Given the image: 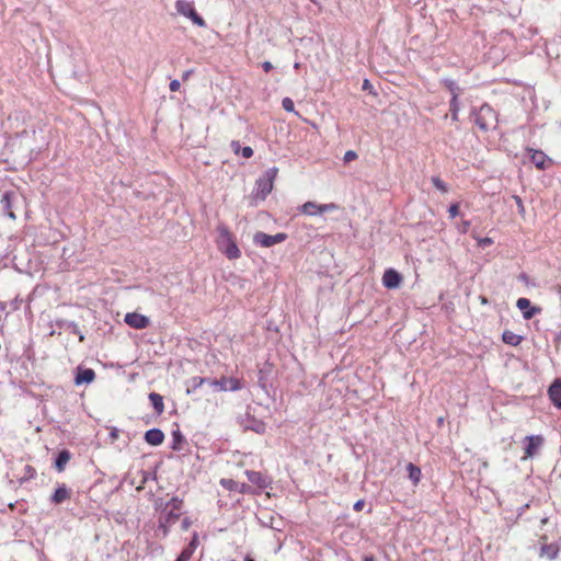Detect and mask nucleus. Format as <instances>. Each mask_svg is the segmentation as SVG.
Instances as JSON below:
<instances>
[{
  "instance_id": "f257e3e1",
  "label": "nucleus",
  "mask_w": 561,
  "mask_h": 561,
  "mask_svg": "<svg viewBox=\"0 0 561 561\" xmlns=\"http://www.w3.org/2000/svg\"><path fill=\"white\" fill-rule=\"evenodd\" d=\"M205 385L211 388L214 392L238 391L241 390L243 387L241 379L236 377L222 376L219 379H213L208 377L196 376L190 380L187 393L194 392Z\"/></svg>"
},
{
  "instance_id": "f03ea898",
  "label": "nucleus",
  "mask_w": 561,
  "mask_h": 561,
  "mask_svg": "<svg viewBox=\"0 0 561 561\" xmlns=\"http://www.w3.org/2000/svg\"><path fill=\"white\" fill-rule=\"evenodd\" d=\"M278 174V168L272 167L267 169L256 181L255 191L252 193L251 205L255 206L256 202H263L274 187V181Z\"/></svg>"
},
{
  "instance_id": "7ed1b4c3",
  "label": "nucleus",
  "mask_w": 561,
  "mask_h": 561,
  "mask_svg": "<svg viewBox=\"0 0 561 561\" xmlns=\"http://www.w3.org/2000/svg\"><path fill=\"white\" fill-rule=\"evenodd\" d=\"M471 115L474 117V124L482 131H488L496 127L497 114L492 106L486 103L482 104L479 110H472Z\"/></svg>"
},
{
  "instance_id": "20e7f679",
  "label": "nucleus",
  "mask_w": 561,
  "mask_h": 561,
  "mask_svg": "<svg viewBox=\"0 0 561 561\" xmlns=\"http://www.w3.org/2000/svg\"><path fill=\"white\" fill-rule=\"evenodd\" d=\"M523 449L524 457L523 459L534 458L536 457L546 443V438L543 435H527L523 438Z\"/></svg>"
},
{
  "instance_id": "39448f33",
  "label": "nucleus",
  "mask_w": 561,
  "mask_h": 561,
  "mask_svg": "<svg viewBox=\"0 0 561 561\" xmlns=\"http://www.w3.org/2000/svg\"><path fill=\"white\" fill-rule=\"evenodd\" d=\"M175 9L178 13L188 18L192 22L198 26H205V20L196 12L193 3L185 0H176Z\"/></svg>"
},
{
  "instance_id": "423d86ee",
  "label": "nucleus",
  "mask_w": 561,
  "mask_h": 561,
  "mask_svg": "<svg viewBox=\"0 0 561 561\" xmlns=\"http://www.w3.org/2000/svg\"><path fill=\"white\" fill-rule=\"evenodd\" d=\"M288 236L285 232H278L274 236L267 234L263 231H257L253 236V242L256 245L263 247V248H271L276 243L284 242L287 240Z\"/></svg>"
},
{
  "instance_id": "0eeeda50",
  "label": "nucleus",
  "mask_w": 561,
  "mask_h": 561,
  "mask_svg": "<svg viewBox=\"0 0 561 561\" xmlns=\"http://www.w3.org/2000/svg\"><path fill=\"white\" fill-rule=\"evenodd\" d=\"M244 473H245L248 480L252 484L256 485L257 488H260L262 490L271 488V485L273 483V480L271 477H268L267 474H264L260 471L247 470Z\"/></svg>"
},
{
  "instance_id": "6e6552de",
  "label": "nucleus",
  "mask_w": 561,
  "mask_h": 561,
  "mask_svg": "<svg viewBox=\"0 0 561 561\" xmlns=\"http://www.w3.org/2000/svg\"><path fill=\"white\" fill-rule=\"evenodd\" d=\"M219 483L222 488L231 492H238L241 494H254L251 485L247 483H239L233 479L222 478Z\"/></svg>"
},
{
  "instance_id": "1a4fd4ad",
  "label": "nucleus",
  "mask_w": 561,
  "mask_h": 561,
  "mask_svg": "<svg viewBox=\"0 0 561 561\" xmlns=\"http://www.w3.org/2000/svg\"><path fill=\"white\" fill-rule=\"evenodd\" d=\"M72 454L69 449L64 448L58 450L53 457L51 467L59 473L66 470L68 462L71 460Z\"/></svg>"
},
{
  "instance_id": "9d476101",
  "label": "nucleus",
  "mask_w": 561,
  "mask_h": 561,
  "mask_svg": "<svg viewBox=\"0 0 561 561\" xmlns=\"http://www.w3.org/2000/svg\"><path fill=\"white\" fill-rule=\"evenodd\" d=\"M516 307L522 311L523 318L525 320L533 319L536 314L541 312V308L537 306H533L528 298H518L516 301Z\"/></svg>"
},
{
  "instance_id": "9b49d317",
  "label": "nucleus",
  "mask_w": 561,
  "mask_h": 561,
  "mask_svg": "<svg viewBox=\"0 0 561 561\" xmlns=\"http://www.w3.org/2000/svg\"><path fill=\"white\" fill-rule=\"evenodd\" d=\"M72 491L65 483H57L55 491L49 497V502L54 505H60L71 497Z\"/></svg>"
},
{
  "instance_id": "f8f14e48",
  "label": "nucleus",
  "mask_w": 561,
  "mask_h": 561,
  "mask_svg": "<svg viewBox=\"0 0 561 561\" xmlns=\"http://www.w3.org/2000/svg\"><path fill=\"white\" fill-rule=\"evenodd\" d=\"M218 230L222 237H226L228 239V244L225 250L226 256L230 260L239 259L241 255V251L239 250L236 242L231 239L227 227L221 226L218 228Z\"/></svg>"
},
{
  "instance_id": "ddd939ff",
  "label": "nucleus",
  "mask_w": 561,
  "mask_h": 561,
  "mask_svg": "<svg viewBox=\"0 0 561 561\" xmlns=\"http://www.w3.org/2000/svg\"><path fill=\"white\" fill-rule=\"evenodd\" d=\"M124 320L126 324L137 330L146 329L150 324V320L148 317L137 312L126 313Z\"/></svg>"
},
{
  "instance_id": "4468645a",
  "label": "nucleus",
  "mask_w": 561,
  "mask_h": 561,
  "mask_svg": "<svg viewBox=\"0 0 561 561\" xmlns=\"http://www.w3.org/2000/svg\"><path fill=\"white\" fill-rule=\"evenodd\" d=\"M402 283V276L399 272L393 268H388L385 271L382 276V285L388 289H394L400 286Z\"/></svg>"
},
{
  "instance_id": "2eb2a0df",
  "label": "nucleus",
  "mask_w": 561,
  "mask_h": 561,
  "mask_svg": "<svg viewBox=\"0 0 561 561\" xmlns=\"http://www.w3.org/2000/svg\"><path fill=\"white\" fill-rule=\"evenodd\" d=\"M95 379V373L92 368H83L81 366L77 367L75 375V383L77 386L80 385H89Z\"/></svg>"
},
{
  "instance_id": "dca6fc26",
  "label": "nucleus",
  "mask_w": 561,
  "mask_h": 561,
  "mask_svg": "<svg viewBox=\"0 0 561 561\" xmlns=\"http://www.w3.org/2000/svg\"><path fill=\"white\" fill-rule=\"evenodd\" d=\"M55 324L59 330L69 331L70 333L78 335L80 342L84 341V335L75 321L57 319Z\"/></svg>"
},
{
  "instance_id": "f3484780",
  "label": "nucleus",
  "mask_w": 561,
  "mask_h": 561,
  "mask_svg": "<svg viewBox=\"0 0 561 561\" xmlns=\"http://www.w3.org/2000/svg\"><path fill=\"white\" fill-rule=\"evenodd\" d=\"M144 439L150 446H160L164 440V433L160 428L153 427L145 433Z\"/></svg>"
},
{
  "instance_id": "a211bd4d",
  "label": "nucleus",
  "mask_w": 561,
  "mask_h": 561,
  "mask_svg": "<svg viewBox=\"0 0 561 561\" xmlns=\"http://www.w3.org/2000/svg\"><path fill=\"white\" fill-rule=\"evenodd\" d=\"M171 435H172V442H171L170 448L174 451L184 450L185 446L188 445V442H187L186 437L182 434L180 428L178 427V428L173 430Z\"/></svg>"
},
{
  "instance_id": "6ab92c4d",
  "label": "nucleus",
  "mask_w": 561,
  "mask_h": 561,
  "mask_svg": "<svg viewBox=\"0 0 561 561\" xmlns=\"http://www.w3.org/2000/svg\"><path fill=\"white\" fill-rule=\"evenodd\" d=\"M14 196H15V194L13 192L7 191L3 193V195L0 199V205L2 207V210L11 219L16 218L15 214L12 210V202H13Z\"/></svg>"
},
{
  "instance_id": "aec40b11",
  "label": "nucleus",
  "mask_w": 561,
  "mask_h": 561,
  "mask_svg": "<svg viewBox=\"0 0 561 561\" xmlns=\"http://www.w3.org/2000/svg\"><path fill=\"white\" fill-rule=\"evenodd\" d=\"M551 402L561 409V379H556L548 389Z\"/></svg>"
},
{
  "instance_id": "412c9836",
  "label": "nucleus",
  "mask_w": 561,
  "mask_h": 561,
  "mask_svg": "<svg viewBox=\"0 0 561 561\" xmlns=\"http://www.w3.org/2000/svg\"><path fill=\"white\" fill-rule=\"evenodd\" d=\"M530 153V160L531 162L539 169L545 170L546 169V162L549 160L547 154L541 150L536 149H529Z\"/></svg>"
},
{
  "instance_id": "4be33fe9",
  "label": "nucleus",
  "mask_w": 561,
  "mask_h": 561,
  "mask_svg": "<svg viewBox=\"0 0 561 561\" xmlns=\"http://www.w3.org/2000/svg\"><path fill=\"white\" fill-rule=\"evenodd\" d=\"M559 546L556 543H546L540 547L539 556L541 558H547L548 560L557 559L559 554Z\"/></svg>"
},
{
  "instance_id": "5701e85b",
  "label": "nucleus",
  "mask_w": 561,
  "mask_h": 561,
  "mask_svg": "<svg viewBox=\"0 0 561 561\" xmlns=\"http://www.w3.org/2000/svg\"><path fill=\"white\" fill-rule=\"evenodd\" d=\"M444 87L450 92V100H459V95L462 93V89L458 85V83L449 78H445L442 80Z\"/></svg>"
},
{
  "instance_id": "b1692460",
  "label": "nucleus",
  "mask_w": 561,
  "mask_h": 561,
  "mask_svg": "<svg viewBox=\"0 0 561 561\" xmlns=\"http://www.w3.org/2000/svg\"><path fill=\"white\" fill-rule=\"evenodd\" d=\"M524 340V337L519 334H516L510 330H505L503 333H502V341L507 344V345H511V346H517L522 343V341Z\"/></svg>"
},
{
  "instance_id": "393cba45",
  "label": "nucleus",
  "mask_w": 561,
  "mask_h": 561,
  "mask_svg": "<svg viewBox=\"0 0 561 561\" xmlns=\"http://www.w3.org/2000/svg\"><path fill=\"white\" fill-rule=\"evenodd\" d=\"M320 204H317L316 202H306L305 204H302L301 206H299V211L305 214V215H308V216H317V215H320Z\"/></svg>"
},
{
  "instance_id": "a878e982",
  "label": "nucleus",
  "mask_w": 561,
  "mask_h": 561,
  "mask_svg": "<svg viewBox=\"0 0 561 561\" xmlns=\"http://www.w3.org/2000/svg\"><path fill=\"white\" fill-rule=\"evenodd\" d=\"M149 400H150V403H151L152 408L154 409L157 415H160L163 412V408H164L162 396H160L157 392H151L149 394Z\"/></svg>"
},
{
  "instance_id": "bb28decb",
  "label": "nucleus",
  "mask_w": 561,
  "mask_h": 561,
  "mask_svg": "<svg viewBox=\"0 0 561 561\" xmlns=\"http://www.w3.org/2000/svg\"><path fill=\"white\" fill-rule=\"evenodd\" d=\"M180 518V513H175L173 511H164L162 514L159 515V518L161 522H163L167 525L173 526Z\"/></svg>"
},
{
  "instance_id": "cd10ccee",
  "label": "nucleus",
  "mask_w": 561,
  "mask_h": 561,
  "mask_svg": "<svg viewBox=\"0 0 561 561\" xmlns=\"http://www.w3.org/2000/svg\"><path fill=\"white\" fill-rule=\"evenodd\" d=\"M407 471H408V477H409V479H410L413 483H417V482L421 480L422 472H421L420 467H417L416 465H414V463H412V462H409V463L407 465Z\"/></svg>"
},
{
  "instance_id": "c85d7f7f",
  "label": "nucleus",
  "mask_w": 561,
  "mask_h": 561,
  "mask_svg": "<svg viewBox=\"0 0 561 561\" xmlns=\"http://www.w3.org/2000/svg\"><path fill=\"white\" fill-rule=\"evenodd\" d=\"M35 477H36V469L31 465H26L24 467V474H23V477L18 479V482L20 485H22V484L28 482L30 480L34 479Z\"/></svg>"
},
{
  "instance_id": "c756f323",
  "label": "nucleus",
  "mask_w": 561,
  "mask_h": 561,
  "mask_svg": "<svg viewBox=\"0 0 561 561\" xmlns=\"http://www.w3.org/2000/svg\"><path fill=\"white\" fill-rule=\"evenodd\" d=\"M183 506H184V502L179 496H172L169 500V511H173L175 513H180L181 514V511H182Z\"/></svg>"
},
{
  "instance_id": "7c9ffc66",
  "label": "nucleus",
  "mask_w": 561,
  "mask_h": 561,
  "mask_svg": "<svg viewBox=\"0 0 561 561\" xmlns=\"http://www.w3.org/2000/svg\"><path fill=\"white\" fill-rule=\"evenodd\" d=\"M460 111V104L459 100H450L449 101V112H450V118L453 122H458V115Z\"/></svg>"
},
{
  "instance_id": "2f4dec72",
  "label": "nucleus",
  "mask_w": 561,
  "mask_h": 561,
  "mask_svg": "<svg viewBox=\"0 0 561 561\" xmlns=\"http://www.w3.org/2000/svg\"><path fill=\"white\" fill-rule=\"evenodd\" d=\"M253 431L257 434H264L266 431V423H249L243 427V432Z\"/></svg>"
},
{
  "instance_id": "473e14b6",
  "label": "nucleus",
  "mask_w": 561,
  "mask_h": 561,
  "mask_svg": "<svg viewBox=\"0 0 561 561\" xmlns=\"http://www.w3.org/2000/svg\"><path fill=\"white\" fill-rule=\"evenodd\" d=\"M153 507L157 512L162 514L164 511L169 508V501H164L162 497H157L153 501Z\"/></svg>"
},
{
  "instance_id": "72a5a7b5",
  "label": "nucleus",
  "mask_w": 561,
  "mask_h": 561,
  "mask_svg": "<svg viewBox=\"0 0 561 561\" xmlns=\"http://www.w3.org/2000/svg\"><path fill=\"white\" fill-rule=\"evenodd\" d=\"M171 525H167L160 519H158V528L156 530L157 536H161L162 538H165L170 533Z\"/></svg>"
},
{
  "instance_id": "f704fd0d",
  "label": "nucleus",
  "mask_w": 561,
  "mask_h": 561,
  "mask_svg": "<svg viewBox=\"0 0 561 561\" xmlns=\"http://www.w3.org/2000/svg\"><path fill=\"white\" fill-rule=\"evenodd\" d=\"M433 185L439 190L442 193H447L448 192V186L447 184L438 176H432L431 179Z\"/></svg>"
},
{
  "instance_id": "c9c22d12",
  "label": "nucleus",
  "mask_w": 561,
  "mask_h": 561,
  "mask_svg": "<svg viewBox=\"0 0 561 561\" xmlns=\"http://www.w3.org/2000/svg\"><path fill=\"white\" fill-rule=\"evenodd\" d=\"M193 553L194 552L191 549L184 547L178 554L175 561H188L192 558Z\"/></svg>"
},
{
  "instance_id": "e433bc0d",
  "label": "nucleus",
  "mask_w": 561,
  "mask_h": 561,
  "mask_svg": "<svg viewBox=\"0 0 561 561\" xmlns=\"http://www.w3.org/2000/svg\"><path fill=\"white\" fill-rule=\"evenodd\" d=\"M282 106L286 112H295V104L290 98H284L282 101Z\"/></svg>"
},
{
  "instance_id": "4c0bfd02",
  "label": "nucleus",
  "mask_w": 561,
  "mask_h": 561,
  "mask_svg": "<svg viewBox=\"0 0 561 561\" xmlns=\"http://www.w3.org/2000/svg\"><path fill=\"white\" fill-rule=\"evenodd\" d=\"M108 430V427H105ZM119 430L117 427H111L107 434V443H114L118 438Z\"/></svg>"
},
{
  "instance_id": "58836bf2",
  "label": "nucleus",
  "mask_w": 561,
  "mask_h": 561,
  "mask_svg": "<svg viewBox=\"0 0 561 561\" xmlns=\"http://www.w3.org/2000/svg\"><path fill=\"white\" fill-rule=\"evenodd\" d=\"M337 209V205L334 204V203H329V204H320V215L327 213V211H332V210H335Z\"/></svg>"
},
{
  "instance_id": "ea45409f",
  "label": "nucleus",
  "mask_w": 561,
  "mask_h": 561,
  "mask_svg": "<svg viewBox=\"0 0 561 561\" xmlns=\"http://www.w3.org/2000/svg\"><path fill=\"white\" fill-rule=\"evenodd\" d=\"M198 545H199L198 534L195 531L186 547L194 552Z\"/></svg>"
},
{
  "instance_id": "a19ab883",
  "label": "nucleus",
  "mask_w": 561,
  "mask_h": 561,
  "mask_svg": "<svg viewBox=\"0 0 561 561\" xmlns=\"http://www.w3.org/2000/svg\"><path fill=\"white\" fill-rule=\"evenodd\" d=\"M449 217L455 218L459 215V205L457 203H454L448 208Z\"/></svg>"
},
{
  "instance_id": "79ce46f5",
  "label": "nucleus",
  "mask_w": 561,
  "mask_h": 561,
  "mask_svg": "<svg viewBox=\"0 0 561 561\" xmlns=\"http://www.w3.org/2000/svg\"><path fill=\"white\" fill-rule=\"evenodd\" d=\"M513 199L516 203L518 213L523 215L525 213V207H524L522 198L518 195H513Z\"/></svg>"
},
{
  "instance_id": "37998d69",
  "label": "nucleus",
  "mask_w": 561,
  "mask_h": 561,
  "mask_svg": "<svg viewBox=\"0 0 561 561\" xmlns=\"http://www.w3.org/2000/svg\"><path fill=\"white\" fill-rule=\"evenodd\" d=\"M356 158H357V153L353 150H348L345 152L343 160L345 163H348V162L355 160Z\"/></svg>"
},
{
  "instance_id": "c03bdc74",
  "label": "nucleus",
  "mask_w": 561,
  "mask_h": 561,
  "mask_svg": "<svg viewBox=\"0 0 561 561\" xmlns=\"http://www.w3.org/2000/svg\"><path fill=\"white\" fill-rule=\"evenodd\" d=\"M492 243H493V240L491 238H489V237L480 238L478 240L479 247H481L483 249L489 247V245H491Z\"/></svg>"
},
{
  "instance_id": "a18cd8bd",
  "label": "nucleus",
  "mask_w": 561,
  "mask_h": 561,
  "mask_svg": "<svg viewBox=\"0 0 561 561\" xmlns=\"http://www.w3.org/2000/svg\"><path fill=\"white\" fill-rule=\"evenodd\" d=\"M241 156L247 159L251 158L253 156V149L249 146L241 148Z\"/></svg>"
},
{
  "instance_id": "49530a36",
  "label": "nucleus",
  "mask_w": 561,
  "mask_h": 561,
  "mask_svg": "<svg viewBox=\"0 0 561 561\" xmlns=\"http://www.w3.org/2000/svg\"><path fill=\"white\" fill-rule=\"evenodd\" d=\"M365 506V500L360 499V500H357L354 505H353V510L355 512H360Z\"/></svg>"
},
{
  "instance_id": "de8ad7c7",
  "label": "nucleus",
  "mask_w": 561,
  "mask_h": 561,
  "mask_svg": "<svg viewBox=\"0 0 561 561\" xmlns=\"http://www.w3.org/2000/svg\"><path fill=\"white\" fill-rule=\"evenodd\" d=\"M191 525H192V520H191V518L185 517V518H183V519H182L181 528H182V530L186 531V530H188V528L191 527Z\"/></svg>"
},
{
  "instance_id": "09e8293b",
  "label": "nucleus",
  "mask_w": 561,
  "mask_h": 561,
  "mask_svg": "<svg viewBox=\"0 0 561 561\" xmlns=\"http://www.w3.org/2000/svg\"><path fill=\"white\" fill-rule=\"evenodd\" d=\"M259 385L264 388L266 386V379H265V376H264V371L261 369L259 371Z\"/></svg>"
},
{
  "instance_id": "8fccbe9b",
  "label": "nucleus",
  "mask_w": 561,
  "mask_h": 561,
  "mask_svg": "<svg viewBox=\"0 0 561 561\" xmlns=\"http://www.w3.org/2000/svg\"><path fill=\"white\" fill-rule=\"evenodd\" d=\"M180 85H181V84H180V81H179V80H176V79H174V80H172V81L170 82V85H169V87H170V90H171L172 92H175V91H178V90L180 89Z\"/></svg>"
},
{
  "instance_id": "3c124183",
  "label": "nucleus",
  "mask_w": 561,
  "mask_h": 561,
  "mask_svg": "<svg viewBox=\"0 0 561 561\" xmlns=\"http://www.w3.org/2000/svg\"><path fill=\"white\" fill-rule=\"evenodd\" d=\"M191 442L195 445V446H199L201 442H202V437L199 434H194L191 438Z\"/></svg>"
},
{
  "instance_id": "603ef678",
  "label": "nucleus",
  "mask_w": 561,
  "mask_h": 561,
  "mask_svg": "<svg viewBox=\"0 0 561 561\" xmlns=\"http://www.w3.org/2000/svg\"><path fill=\"white\" fill-rule=\"evenodd\" d=\"M262 68L265 72H268L273 69V65L270 61H264L262 64Z\"/></svg>"
},
{
  "instance_id": "864d4df0",
  "label": "nucleus",
  "mask_w": 561,
  "mask_h": 561,
  "mask_svg": "<svg viewBox=\"0 0 561 561\" xmlns=\"http://www.w3.org/2000/svg\"><path fill=\"white\" fill-rule=\"evenodd\" d=\"M231 147H232V149H233V151H234L236 153H238V152L240 151V149H241V148H240V144H239V141H232V142H231Z\"/></svg>"
},
{
  "instance_id": "5fc2aeb1",
  "label": "nucleus",
  "mask_w": 561,
  "mask_h": 561,
  "mask_svg": "<svg viewBox=\"0 0 561 561\" xmlns=\"http://www.w3.org/2000/svg\"><path fill=\"white\" fill-rule=\"evenodd\" d=\"M363 561H376V558L374 554H365Z\"/></svg>"
},
{
  "instance_id": "6e6d98bb",
  "label": "nucleus",
  "mask_w": 561,
  "mask_h": 561,
  "mask_svg": "<svg viewBox=\"0 0 561 561\" xmlns=\"http://www.w3.org/2000/svg\"><path fill=\"white\" fill-rule=\"evenodd\" d=\"M363 90H368L371 88V84L369 82V80L365 79L364 82H363Z\"/></svg>"
},
{
  "instance_id": "4d7b16f0",
  "label": "nucleus",
  "mask_w": 561,
  "mask_h": 561,
  "mask_svg": "<svg viewBox=\"0 0 561 561\" xmlns=\"http://www.w3.org/2000/svg\"><path fill=\"white\" fill-rule=\"evenodd\" d=\"M192 73H193V70H192V69L186 70V71L183 73L182 79H183V80H187V79H188V77H190Z\"/></svg>"
},
{
  "instance_id": "13d9d810",
  "label": "nucleus",
  "mask_w": 561,
  "mask_h": 561,
  "mask_svg": "<svg viewBox=\"0 0 561 561\" xmlns=\"http://www.w3.org/2000/svg\"><path fill=\"white\" fill-rule=\"evenodd\" d=\"M244 561H255L250 554L244 557Z\"/></svg>"
},
{
  "instance_id": "bf43d9fd",
  "label": "nucleus",
  "mask_w": 561,
  "mask_h": 561,
  "mask_svg": "<svg viewBox=\"0 0 561 561\" xmlns=\"http://www.w3.org/2000/svg\"><path fill=\"white\" fill-rule=\"evenodd\" d=\"M148 480V473L146 471H144V479H142V483H146Z\"/></svg>"
},
{
  "instance_id": "052dcab7",
  "label": "nucleus",
  "mask_w": 561,
  "mask_h": 561,
  "mask_svg": "<svg viewBox=\"0 0 561 561\" xmlns=\"http://www.w3.org/2000/svg\"><path fill=\"white\" fill-rule=\"evenodd\" d=\"M55 430H56V431H58V432H61L62 434L66 432V431H65V430H62V428H61V426H59V425H58L57 427H55Z\"/></svg>"
},
{
  "instance_id": "680f3d73",
  "label": "nucleus",
  "mask_w": 561,
  "mask_h": 561,
  "mask_svg": "<svg viewBox=\"0 0 561 561\" xmlns=\"http://www.w3.org/2000/svg\"><path fill=\"white\" fill-rule=\"evenodd\" d=\"M470 226V222L469 221H465L463 222V227H465V230Z\"/></svg>"
},
{
  "instance_id": "e2e57ef3",
  "label": "nucleus",
  "mask_w": 561,
  "mask_h": 561,
  "mask_svg": "<svg viewBox=\"0 0 561 561\" xmlns=\"http://www.w3.org/2000/svg\"><path fill=\"white\" fill-rule=\"evenodd\" d=\"M436 421L442 422V421H444V417H443V416H439V417H437V420H436Z\"/></svg>"
},
{
  "instance_id": "0e129e2a",
  "label": "nucleus",
  "mask_w": 561,
  "mask_h": 561,
  "mask_svg": "<svg viewBox=\"0 0 561 561\" xmlns=\"http://www.w3.org/2000/svg\"><path fill=\"white\" fill-rule=\"evenodd\" d=\"M296 69L299 68V64L296 62L295 66H294Z\"/></svg>"
}]
</instances>
